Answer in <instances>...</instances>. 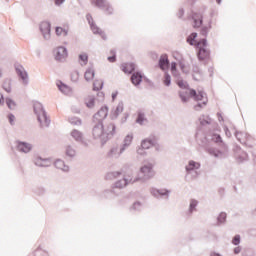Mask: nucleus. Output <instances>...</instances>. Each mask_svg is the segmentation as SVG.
<instances>
[{
    "label": "nucleus",
    "instance_id": "obj_1",
    "mask_svg": "<svg viewBox=\"0 0 256 256\" xmlns=\"http://www.w3.org/2000/svg\"><path fill=\"white\" fill-rule=\"evenodd\" d=\"M180 99L183 103H187L189 99L193 98L195 101H202V105H207V96L202 91H195L190 88H184L179 92Z\"/></svg>",
    "mask_w": 256,
    "mask_h": 256
},
{
    "label": "nucleus",
    "instance_id": "obj_2",
    "mask_svg": "<svg viewBox=\"0 0 256 256\" xmlns=\"http://www.w3.org/2000/svg\"><path fill=\"white\" fill-rule=\"evenodd\" d=\"M34 113L42 127H49L51 120L49 117H47V112H45V109H43V105L41 103H34Z\"/></svg>",
    "mask_w": 256,
    "mask_h": 256
},
{
    "label": "nucleus",
    "instance_id": "obj_3",
    "mask_svg": "<svg viewBox=\"0 0 256 256\" xmlns=\"http://www.w3.org/2000/svg\"><path fill=\"white\" fill-rule=\"evenodd\" d=\"M196 47L198 49L197 57L199 61H206V59H209L211 53L207 49V40H199L196 44Z\"/></svg>",
    "mask_w": 256,
    "mask_h": 256
},
{
    "label": "nucleus",
    "instance_id": "obj_4",
    "mask_svg": "<svg viewBox=\"0 0 256 256\" xmlns=\"http://www.w3.org/2000/svg\"><path fill=\"white\" fill-rule=\"evenodd\" d=\"M91 3L94 5V7H98L99 9L106 11L108 15L113 13V7H111L107 0H91Z\"/></svg>",
    "mask_w": 256,
    "mask_h": 256
},
{
    "label": "nucleus",
    "instance_id": "obj_5",
    "mask_svg": "<svg viewBox=\"0 0 256 256\" xmlns=\"http://www.w3.org/2000/svg\"><path fill=\"white\" fill-rule=\"evenodd\" d=\"M140 173H142L144 179H151L155 177V170H153V164H145L140 168Z\"/></svg>",
    "mask_w": 256,
    "mask_h": 256
},
{
    "label": "nucleus",
    "instance_id": "obj_6",
    "mask_svg": "<svg viewBox=\"0 0 256 256\" xmlns=\"http://www.w3.org/2000/svg\"><path fill=\"white\" fill-rule=\"evenodd\" d=\"M40 31H41L44 39H49V37H51V23H49L47 21L41 22Z\"/></svg>",
    "mask_w": 256,
    "mask_h": 256
},
{
    "label": "nucleus",
    "instance_id": "obj_7",
    "mask_svg": "<svg viewBox=\"0 0 256 256\" xmlns=\"http://www.w3.org/2000/svg\"><path fill=\"white\" fill-rule=\"evenodd\" d=\"M54 55L56 61H63L67 59V49L65 47L60 46L54 50Z\"/></svg>",
    "mask_w": 256,
    "mask_h": 256
},
{
    "label": "nucleus",
    "instance_id": "obj_8",
    "mask_svg": "<svg viewBox=\"0 0 256 256\" xmlns=\"http://www.w3.org/2000/svg\"><path fill=\"white\" fill-rule=\"evenodd\" d=\"M136 180L131 179L130 175H125L124 178L122 180H119L115 183V187H117L118 189H123V187H127V185H129V183H135Z\"/></svg>",
    "mask_w": 256,
    "mask_h": 256
},
{
    "label": "nucleus",
    "instance_id": "obj_9",
    "mask_svg": "<svg viewBox=\"0 0 256 256\" xmlns=\"http://www.w3.org/2000/svg\"><path fill=\"white\" fill-rule=\"evenodd\" d=\"M108 113H109V108L107 106H103L101 107L100 111H98L94 115V119H96V121L101 123V121H103L104 119H107Z\"/></svg>",
    "mask_w": 256,
    "mask_h": 256
},
{
    "label": "nucleus",
    "instance_id": "obj_10",
    "mask_svg": "<svg viewBox=\"0 0 256 256\" xmlns=\"http://www.w3.org/2000/svg\"><path fill=\"white\" fill-rule=\"evenodd\" d=\"M16 72L17 75H19V77L22 79L24 85H27L29 81V75L27 74V71H25V68H23L21 65H18L16 66Z\"/></svg>",
    "mask_w": 256,
    "mask_h": 256
},
{
    "label": "nucleus",
    "instance_id": "obj_11",
    "mask_svg": "<svg viewBox=\"0 0 256 256\" xmlns=\"http://www.w3.org/2000/svg\"><path fill=\"white\" fill-rule=\"evenodd\" d=\"M157 140L153 139H146L144 141H142L141 143V148L138 150L139 155H143V149H151V147H153V145H156Z\"/></svg>",
    "mask_w": 256,
    "mask_h": 256
},
{
    "label": "nucleus",
    "instance_id": "obj_12",
    "mask_svg": "<svg viewBox=\"0 0 256 256\" xmlns=\"http://www.w3.org/2000/svg\"><path fill=\"white\" fill-rule=\"evenodd\" d=\"M16 148L21 153H29V151H31V149H32V146H31V144H29L27 142L17 141L16 142Z\"/></svg>",
    "mask_w": 256,
    "mask_h": 256
},
{
    "label": "nucleus",
    "instance_id": "obj_13",
    "mask_svg": "<svg viewBox=\"0 0 256 256\" xmlns=\"http://www.w3.org/2000/svg\"><path fill=\"white\" fill-rule=\"evenodd\" d=\"M194 29H199L203 25V15L201 13H194L192 15Z\"/></svg>",
    "mask_w": 256,
    "mask_h": 256
},
{
    "label": "nucleus",
    "instance_id": "obj_14",
    "mask_svg": "<svg viewBox=\"0 0 256 256\" xmlns=\"http://www.w3.org/2000/svg\"><path fill=\"white\" fill-rule=\"evenodd\" d=\"M159 67L160 69H162V71H165V69L169 68V59L167 58V55H163L160 57Z\"/></svg>",
    "mask_w": 256,
    "mask_h": 256
},
{
    "label": "nucleus",
    "instance_id": "obj_15",
    "mask_svg": "<svg viewBox=\"0 0 256 256\" xmlns=\"http://www.w3.org/2000/svg\"><path fill=\"white\" fill-rule=\"evenodd\" d=\"M93 136L94 137H101L104 133L103 131V123L99 122L94 128H93Z\"/></svg>",
    "mask_w": 256,
    "mask_h": 256
},
{
    "label": "nucleus",
    "instance_id": "obj_16",
    "mask_svg": "<svg viewBox=\"0 0 256 256\" xmlns=\"http://www.w3.org/2000/svg\"><path fill=\"white\" fill-rule=\"evenodd\" d=\"M121 69L124 73L131 74L135 71V64L133 63L122 64Z\"/></svg>",
    "mask_w": 256,
    "mask_h": 256
},
{
    "label": "nucleus",
    "instance_id": "obj_17",
    "mask_svg": "<svg viewBox=\"0 0 256 256\" xmlns=\"http://www.w3.org/2000/svg\"><path fill=\"white\" fill-rule=\"evenodd\" d=\"M55 33L58 37H67V34L69 33V27H56Z\"/></svg>",
    "mask_w": 256,
    "mask_h": 256
},
{
    "label": "nucleus",
    "instance_id": "obj_18",
    "mask_svg": "<svg viewBox=\"0 0 256 256\" xmlns=\"http://www.w3.org/2000/svg\"><path fill=\"white\" fill-rule=\"evenodd\" d=\"M131 81H132L133 85H139V83H141V81H143V75H141V73H139V72H135L131 76Z\"/></svg>",
    "mask_w": 256,
    "mask_h": 256
},
{
    "label": "nucleus",
    "instance_id": "obj_19",
    "mask_svg": "<svg viewBox=\"0 0 256 256\" xmlns=\"http://www.w3.org/2000/svg\"><path fill=\"white\" fill-rule=\"evenodd\" d=\"M103 131V135L113 137V135H115V126L113 124H109L105 129L103 128Z\"/></svg>",
    "mask_w": 256,
    "mask_h": 256
},
{
    "label": "nucleus",
    "instance_id": "obj_20",
    "mask_svg": "<svg viewBox=\"0 0 256 256\" xmlns=\"http://www.w3.org/2000/svg\"><path fill=\"white\" fill-rule=\"evenodd\" d=\"M79 59V63L82 66L87 65V63H89V55H87V53L83 52L78 56Z\"/></svg>",
    "mask_w": 256,
    "mask_h": 256
},
{
    "label": "nucleus",
    "instance_id": "obj_21",
    "mask_svg": "<svg viewBox=\"0 0 256 256\" xmlns=\"http://www.w3.org/2000/svg\"><path fill=\"white\" fill-rule=\"evenodd\" d=\"M95 77V70L93 68H88L84 74V78L86 81H93Z\"/></svg>",
    "mask_w": 256,
    "mask_h": 256
},
{
    "label": "nucleus",
    "instance_id": "obj_22",
    "mask_svg": "<svg viewBox=\"0 0 256 256\" xmlns=\"http://www.w3.org/2000/svg\"><path fill=\"white\" fill-rule=\"evenodd\" d=\"M58 87L60 89V91L62 93H64V95H71L72 91H71V88L65 84H58Z\"/></svg>",
    "mask_w": 256,
    "mask_h": 256
},
{
    "label": "nucleus",
    "instance_id": "obj_23",
    "mask_svg": "<svg viewBox=\"0 0 256 256\" xmlns=\"http://www.w3.org/2000/svg\"><path fill=\"white\" fill-rule=\"evenodd\" d=\"M201 165L195 161H190L189 164L186 166V171H193V169H199Z\"/></svg>",
    "mask_w": 256,
    "mask_h": 256
},
{
    "label": "nucleus",
    "instance_id": "obj_24",
    "mask_svg": "<svg viewBox=\"0 0 256 256\" xmlns=\"http://www.w3.org/2000/svg\"><path fill=\"white\" fill-rule=\"evenodd\" d=\"M71 135H72L73 139H75V141H83V134H81V132H79V130H73L71 132Z\"/></svg>",
    "mask_w": 256,
    "mask_h": 256
},
{
    "label": "nucleus",
    "instance_id": "obj_25",
    "mask_svg": "<svg viewBox=\"0 0 256 256\" xmlns=\"http://www.w3.org/2000/svg\"><path fill=\"white\" fill-rule=\"evenodd\" d=\"M90 27L94 35H103V31H101L94 23L93 21H89Z\"/></svg>",
    "mask_w": 256,
    "mask_h": 256
},
{
    "label": "nucleus",
    "instance_id": "obj_26",
    "mask_svg": "<svg viewBox=\"0 0 256 256\" xmlns=\"http://www.w3.org/2000/svg\"><path fill=\"white\" fill-rule=\"evenodd\" d=\"M195 39H197V33H192L190 36H188L187 43H189L190 45H197Z\"/></svg>",
    "mask_w": 256,
    "mask_h": 256
},
{
    "label": "nucleus",
    "instance_id": "obj_27",
    "mask_svg": "<svg viewBox=\"0 0 256 256\" xmlns=\"http://www.w3.org/2000/svg\"><path fill=\"white\" fill-rule=\"evenodd\" d=\"M86 106L89 107V109L95 107V97H88L86 99Z\"/></svg>",
    "mask_w": 256,
    "mask_h": 256
},
{
    "label": "nucleus",
    "instance_id": "obj_28",
    "mask_svg": "<svg viewBox=\"0 0 256 256\" xmlns=\"http://www.w3.org/2000/svg\"><path fill=\"white\" fill-rule=\"evenodd\" d=\"M66 155H68V157H75V149H73L71 146H67Z\"/></svg>",
    "mask_w": 256,
    "mask_h": 256
},
{
    "label": "nucleus",
    "instance_id": "obj_29",
    "mask_svg": "<svg viewBox=\"0 0 256 256\" xmlns=\"http://www.w3.org/2000/svg\"><path fill=\"white\" fill-rule=\"evenodd\" d=\"M94 89L96 91H99L100 89H103V82L101 80H96L94 82Z\"/></svg>",
    "mask_w": 256,
    "mask_h": 256
},
{
    "label": "nucleus",
    "instance_id": "obj_30",
    "mask_svg": "<svg viewBox=\"0 0 256 256\" xmlns=\"http://www.w3.org/2000/svg\"><path fill=\"white\" fill-rule=\"evenodd\" d=\"M121 153H123V150L115 147V148H112L111 151H110V155L113 156V155H121Z\"/></svg>",
    "mask_w": 256,
    "mask_h": 256
},
{
    "label": "nucleus",
    "instance_id": "obj_31",
    "mask_svg": "<svg viewBox=\"0 0 256 256\" xmlns=\"http://www.w3.org/2000/svg\"><path fill=\"white\" fill-rule=\"evenodd\" d=\"M6 104L9 109H15V101H13L11 98L6 99Z\"/></svg>",
    "mask_w": 256,
    "mask_h": 256
},
{
    "label": "nucleus",
    "instance_id": "obj_32",
    "mask_svg": "<svg viewBox=\"0 0 256 256\" xmlns=\"http://www.w3.org/2000/svg\"><path fill=\"white\" fill-rule=\"evenodd\" d=\"M137 123H139L140 125H143V122L146 121L145 119V114L143 113H139L138 114V118H137Z\"/></svg>",
    "mask_w": 256,
    "mask_h": 256
},
{
    "label": "nucleus",
    "instance_id": "obj_33",
    "mask_svg": "<svg viewBox=\"0 0 256 256\" xmlns=\"http://www.w3.org/2000/svg\"><path fill=\"white\" fill-rule=\"evenodd\" d=\"M108 61L110 63H115L116 61L115 51L113 50L110 51V56H108Z\"/></svg>",
    "mask_w": 256,
    "mask_h": 256
},
{
    "label": "nucleus",
    "instance_id": "obj_34",
    "mask_svg": "<svg viewBox=\"0 0 256 256\" xmlns=\"http://www.w3.org/2000/svg\"><path fill=\"white\" fill-rule=\"evenodd\" d=\"M164 85H166L167 87L171 85V76H169V74H165L164 76Z\"/></svg>",
    "mask_w": 256,
    "mask_h": 256
},
{
    "label": "nucleus",
    "instance_id": "obj_35",
    "mask_svg": "<svg viewBox=\"0 0 256 256\" xmlns=\"http://www.w3.org/2000/svg\"><path fill=\"white\" fill-rule=\"evenodd\" d=\"M71 80L72 81H79V72L74 71L71 73Z\"/></svg>",
    "mask_w": 256,
    "mask_h": 256
},
{
    "label": "nucleus",
    "instance_id": "obj_36",
    "mask_svg": "<svg viewBox=\"0 0 256 256\" xmlns=\"http://www.w3.org/2000/svg\"><path fill=\"white\" fill-rule=\"evenodd\" d=\"M233 245H239L241 243V236L236 235L232 240Z\"/></svg>",
    "mask_w": 256,
    "mask_h": 256
},
{
    "label": "nucleus",
    "instance_id": "obj_37",
    "mask_svg": "<svg viewBox=\"0 0 256 256\" xmlns=\"http://www.w3.org/2000/svg\"><path fill=\"white\" fill-rule=\"evenodd\" d=\"M177 85L183 89H186L187 88V83H185L183 80H180L177 82Z\"/></svg>",
    "mask_w": 256,
    "mask_h": 256
},
{
    "label": "nucleus",
    "instance_id": "obj_38",
    "mask_svg": "<svg viewBox=\"0 0 256 256\" xmlns=\"http://www.w3.org/2000/svg\"><path fill=\"white\" fill-rule=\"evenodd\" d=\"M115 113L116 115H119V113H123V104H118Z\"/></svg>",
    "mask_w": 256,
    "mask_h": 256
},
{
    "label": "nucleus",
    "instance_id": "obj_39",
    "mask_svg": "<svg viewBox=\"0 0 256 256\" xmlns=\"http://www.w3.org/2000/svg\"><path fill=\"white\" fill-rule=\"evenodd\" d=\"M131 141H133V136L128 135V136H126L124 143H125V145H129L131 143Z\"/></svg>",
    "mask_w": 256,
    "mask_h": 256
},
{
    "label": "nucleus",
    "instance_id": "obj_40",
    "mask_svg": "<svg viewBox=\"0 0 256 256\" xmlns=\"http://www.w3.org/2000/svg\"><path fill=\"white\" fill-rule=\"evenodd\" d=\"M213 141H215V143H221V136L214 134V136L212 137Z\"/></svg>",
    "mask_w": 256,
    "mask_h": 256
},
{
    "label": "nucleus",
    "instance_id": "obj_41",
    "mask_svg": "<svg viewBox=\"0 0 256 256\" xmlns=\"http://www.w3.org/2000/svg\"><path fill=\"white\" fill-rule=\"evenodd\" d=\"M171 71H172L173 75H175V72L177 71V63H175V62L171 63Z\"/></svg>",
    "mask_w": 256,
    "mask_h": 256
},
{
    "label": "nucleus",
    "instance_id": "obj_42",
    "mask_svg": "<svg viewBox=\"0 0 256 256\" xmlns=\"http://www.w3.org/2000/svg\"><path fill=\"white\" fill-rule=\"evenodd\" d=\"M197 207V200H191L190 202V210L193 211Z\"/></svg>",
    "mask_w": 256,
    "mask_h": 256
},
{
    "label": "nucleus",
    "instance_id": "obj_43",
    "mask_svg": "<svg viewBox=\"0 0 256 256\" xmlns=\"http://www.w3.org/2000/svg\"><path fill=\"white\" fill-rule=\"evenodd\" d=\"M220 221H225V219H227V214H225V213H221L220 215H219V218H218Z\"/></svg>",
    "mask_w": 256,
    "mask_h": 256
},
{
    "label": "nucleus",
    "instance_id": "obj_44",
    "mask_svg": "<svg viewBox=\"0 0 256 256\" xmlns=\"http://www.w3.org/2000/svg\"><path fill=\"white\" fill-rule=\"evenodd\" d=\"M4 90L7 92V93H11V85H7V84H4Z\"/></svg>",
    "mask_w": 256,
    "mask_h": 256
},
{
    "label": "nucleus",
    "instance_id": "obj_45",
    "mask_svg": "<svg viewBox=\"0 0 256 256\" xmlns=\"http://www.w3.org/2000/svg\"><path fill=\"white\" fill-rule=\"evenodd\" d=\"M8 119H9L11 125H13V121H15V116H14L13 114H10V115L8 116Z\"/></svg>",
    "mask_w": 256,
    "mask_h": 256
},
{
    "label": "nucleus",
    "instance_id": "obj_46",
    "mask_svg": "<svg viewBox=\"0 0 256 256\" xmlns=\"http://www.w3.org/2000/svg\"><path fill=\"white\" fill-rule=\"evenodd\" d=\"M55 5H62V3H65V0H54Z\"/></svg>",
    "mask_w": 256,
    "mask_h": 256
},
{
    "label": "nucleus",
    "instance_id": "obj_47",
    "mask_svg": "<svg viewBox=\"0 0 256 256\" xmlns=\"http://www.w3.org/2000/svg\"><path fill=\"white\" fill-rule=\"evenodd\" d=\"M234 253L237 255L238 253H241V248H239V247H236L235 249H234Z\"/></svg>",
    "mask_w": 256,
    "mask_h": 256
},
{
    "label": "nucleus",
    "instance_id": "obj_48",
    "mask_svg": "<svg viewBox=\"0 0 256 256\" xmlns=\"http://www.w3.org/2000/svg\"><path fill=\"white\" fill-rule=\"evenodd\" d=\"M201 107H202L201 104H198V105L195 106V110L199 111V109H201Z\"/></svg>",
    "mask_w": 256,
    "mask_h": 256
},
{
    "label": "nucleus",
    "instance_id": "obj_49",
    "mask_svg": "<svg viewBox=\"0 0 256 256\" xmlns=\"http://www.w3.org/2000/svg\"><path fill=\"white\" fill-rule=\"evenodd\" d=\"M3 103H4V98H3V96H1V98H0V104L3 105Z\"/></svg>",
    "mask_w": 256,
    "mask_h": 256
},
{
    "label": "nucleus",
    "instance_id": "obj_50",
    "mask_svg": "<svg viewBox=\"0 0 256 256\" xmlns=\"http://www.w3.org/2000/svg\"><path fill=\"white\" fill-rule=\"evenodd\" d=\"M116 97H117V93H113L112 94V99L115 100Z\"/></svg>",
    "mask_w": 256,
    "mask_h": 256
},
{
    "label": "nucleus",
    "instance_id": "obj_51",
    "mask_svg": "<svg viewBox=\"0 0 256 256\" xmlns=\"http://www.w3.org/2000/svg\"><path fill=\"white\" fill-rule=\"evenodd\" d=\"M57 165H63V162H62V161H57V162H56V166H57Z\"/></svg>",
    "mask_w": 256,
    "mask_h": 256
},
{
    "label": "nucleus",
    "instance_id": "obj_52",
    "mask_svg": "<svg viewBox=\"0 0 256 256\" xmlns=\"http://www.w3.org/2000/svg\"><path fill=\"white\" fill-rule=\"evenodd\" d=\"M114 175H115V177H117L118 175H121V173L115 172Z\"/></svg>",
    "mask_w": 256,
    "mask_h": 256
},
{
    "label": "nucleus",
    "instance_id": "obj_53",
    "mask_svg": "<svg viewBox=\"0 0 256 256\" xmlns=\"http://www.w3.org/2000/svg\"><path fill=\"white\" fill-rule=\"evenodd\" d=\"M216 1H217L218 4L221 3V0H216Z\"/></svg>",
    "mask_w": 256,
    "mask_h": 256
},
{
    "label": "nucleus",
    "instance_id": "obj_54",
    "mask_svg": "<svg viewBox=\"0 0 256 256\" xmlns=\"http://www.w3.org/2000/svg\"><path fill=\"white\" fill-rule=\"evenodd\" d=\"M1 75H3V72H1V70H0V77H1Z\"/></svg>",
    "mask_w": 256,
    "mask_h": 256
}]
</instances>
